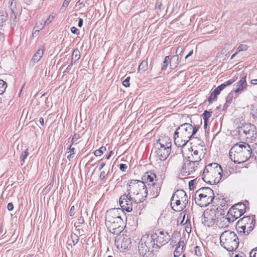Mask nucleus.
Returning <instances> with one entry per match:
<instances>
[{
    "label": "nucleus",
    "instance_id": "1",
    "mask_svg": "<svg viewBox=\"0 0 257 257\" xmlns=\"http://www.w3.org/2000/svg\"><path fill=\"white\" fill-rule=\"evenodd\" d=\"M199 123L195 124L191 120L190 123H184L179 126L174 135V143L178 147L185 146L190 140H196L194 136L196 134L202 123V119L198 117Z\"/></svg>",
    "mask_w": 257,
    "mask_h": 257
},
{
    "label": "nucleus",
    "instance_id": "2",
    "mask_svg": "<svg viewBox=\"0 0 257 257\" xmlns=\"http://www.w3.org/2000/svg\"><path fill=\"white\" fill-rule=\"evenodd\" d=\"M119 208H113L105 213V223L108 231L114 234H118L123 229L124 222L119 212Z\"/></svg>",
    "mask_w": 257,
    "mask_h": 257
},
{
    "label": "nucleus",
    "instance_id": "3",
    "mask_svg": "<svg viewBox=\"0 0 257 257\" xmlns=\"http://www.w3.org/2000/svg\"><path fill=\"white\" fill-rule=\"evenodd\" d=\"M251 152V149L248 144L239 142L231 148L229 157L234 163L239 164L246 162L250 157Z\"/></svg>",
    "mask_w": 257,
    "mask_h": 257
},
{
    "label": "nucleus",
    "instance_id": "4",
    "mask_svg": "<svg viewBox=\"0 0 257 257\" xmlns=\"http://www.w3.org/2000/svg\"><path fill=\"white\" fill-rule=\"evenodd\" d=\"M127 191L129 195L135 200V202H142L146 198L148 191L144 182L138 180H132L127 185Z\"/></svg>",
    "mask_w": 257,
    "mask_h": 257
},
{
    "label": "nucleus",
    "instance_id": "5",
    "mask_svg": "<svg viewBox=\"0 0 257 257\" xmlns=\"http://www.w3.org/2000/svg\"><path fill=\"white\" fill-rule=\"evenodd\" d=\"M222 172V170L220 165L216 163H210L206 165L204 169L202 179L206 183L210 184H217L221 179Z\"/></svg>",
    "mask_w": 257,
    "mask_h": 257
},
{
    "label": "nucleus",
    "instance_id": "6",
    "mask_svg": "<svg viewBox=\"0 0 257 257\" xmlns=\"http://www.w3.org/2000/svg\"><path fill=\"white\" fill-rule=\"evenodd\" d=\"M224 209L219 206H213L206 209L202 216V223L206 226L212 227L217 223L219 216L224 215Z\"/></svg>",
    "mask_w": 257,
    "mask_h": 257
},
{
    "label": "nucleus",
    "instance_id": "7",
    "mask_svg": "<svg viewBox=\"0 0 257 257\" xmlns=\"http://www.w3.org/2000/svg\"><path fill=\"white\" fill-rule=\"evenodd\" d=\"M194 196L196 204L201 207H204L212 202L214 194L210 188L202 187L195 192Z\"/></svg>",
    "mask_w": 257,
    "mask_h": 257
},
{
    "label": "nucleus",
    "instance_id": "8",
    "mask_svg": "<svg viewBox=\"0 0 257 257\" xmlns=\"http://www.w3.org/2000/svg\"><path fill=\"white\" fill-rule=\"evenodd\" d=\"M221 245L228 251L235 250L238 246L239 241L236 233L230 230H226L220 236Z\"/></svg>",
    "mask_w": 257,
    "mask_h": 257
},
{
    "label": "nucleus",
    "instance_id": "9",
    "mask_svg": "<svg viewBox=\"0 0 257 257\" xmlns=\"http://www.w3.org/2000/svg\"><path fill=\"white\" fill-rule=\"evenodd\" d=\"M237 132L240 140L251 142L254 140L257 136L256 127L251 123H245L237 128Z\"/></svg>",
    "mask_w": 257,
    "mask_h": 257
},
{
    "label": "nucleus",
    "instance_id": "10",
    "mask_svg": "<svg viewBox=\"0 0 257 257\" xmlns=\"http://www.w3.org/2000/svg\"><path fill=\"white\" fill-rule=\"evenodd\" d=\"M144 178L148 183L150 195L152 197H157L160 193L162 182L158 181L156 175L152 172H147Z\"/></svg>",
    "mask_w": 257,
    "mask_h": 257
},
{
    "label": "nucleus",
    "instance_id": "11",
    "mask_svg": "<svg viewBox=\"0 0 257 257\" xmlns=\"http://www.w3.org/2000/svg\"><path fill=\"white\" fill-rule=\"evenodd\" d=\"M157 249L153 234L143 235L139 242V251L140 253L146 254Z\"/></svg>",
    "mask_w": 257,
    "mask_h": 257
},
{
    "label": "nucleus",
    "instance_id": "12",
    "mask_svg": "<svg viewBox=\"0 0 257 257\" xmlns=\"http://www.w3.org/2000/svg\"><path fill=\"white\" fill-rule=\"evenodd\" d=\"M119 205L121 208L120 210L122 212L125 210L127 212H130L133 210V208L136 204L141 202H135V200L132 196L128 194H124L121 195L119 199Z\"/></svg>",
    "mask_w": 257,
    "mask_h": 257
},
{
    "label": "nucleus",
    "instance_id": "13",
    "mask_svg": "<svg viewBox=\"0 0 257 257\" xmlns=\"http://www.w3.org/2000/svg\"><path fill=\"white\" fill-rule=\"evenodd\" d=\"M152 234L157 249L167 243L170 239V235L169 233L163 230H156Z\"/></svg>",
    "mask_w": 257,
    "mask_h": 257
},
{
    "label": "nucleus",
    "instance_id": "14",
    "mask_svg": "<svg viewBox=\"0 0 257 257\" xmlns=\"http://www.w3.org/2000/svg\"><path fill=\"white\" fill-rule=\"evenodd\" d=\"M155 146V150H152L150 157L154 158L157 161H164L167 159L170 154L171 149Z\"/></svg>",
    "mask_w": 257,
    "mask_h": 257
},
{
    "label": "nucleus",
    "instance_id": "15",
    "mask_svg": "<svg viewBox=\"0 0 257 257\" xmlns=\"http://www.w3.org/2000/svg\"><path fill=\"white\" fill-rule=\"evenodd\" d=\"M198 164L194 163L187 158L183 160L181 169V173L184 176H188L193 174L197 168Z\"/></svg>",
    "mask_w": 257,
    "mask_h": 257
},
{
    "label": "nucleus",
    "instance_id": "16",
    "mask_svg": "<svg viewBox=\"0 0 257 257\" xmlns=\"http://www.w3.org/2000/svg\"><path fill=\"white\" fill-rule=\"evenodd\" d=\"M205 151L206 149H203L199 150L192 149L191 155L188 156L186 158L198 164V163L204 157L206 154Z\"/></svg>",
    "mask_w": 257,
    "mask_h": 257
},
{
    "label": "nucleus",
    "instance_id": "17",
    "mask_svg": "<svg viewBox=\"0 0 257 257\" xmlns=\"http://www.w3.org/2000/svg\"><path fill=\"white\" fill-rule=\"evenodd\" d=\"M11 14L10 16V23L12 27H15L17 22V10L16 9V2L13 0L11 4Z\"/></svg>",
    "mask_w": 257,
    "mask_h": 257
},
{
    "label": "nucleus",
    "instance_id": "18",
    "mask_svg": "<svg viewBox=\"0 0 257 257\" xmlns=\"http://www.w3.org/2000/svg\"><path fill=\"white\" fill-rule=\"evenodd\" d=\"M175 198L180 200L184 206H186L188 203V198L186 192L183 190H177L173 194Z\"/></svg>",
    "mask_w": 257,
    "mask_h": 257
},
{
    "label": "nucleus",
    "instance_id": "19",
    "mask_svg": "<svg viewBox=\"0 0 257 257\" xmlns=\"http://www.w3.org/2000/svg\"><path fill=\"white\" fill-rule=\"evenodd\" d=\"M171 141L168 137H164L160 138L156 144L155 146L167 148L168 147L169 149H171Z\"/></svg>",
    "mask_w": 257,
    "mask_h": 257
},
{
    "label": "nucleus",
    "instance_id": "20",
    "mask_svg": "<svg viewBox=\"0 0 257 257\" xmlns=\"http://www.w3.org/2000/svg\"><path fill=\"white\" fill-rule=\"evenodd\" d=\"M254 221H255L253 217L244 216L238 221L236 225L237 229H239L242 226L249 225Z\"/></svg>",
    "mask_w": 257,
    "mask_h": 257
},
{
    "label": "nucleus",
    "instance_id": "21",
    "mask_svg": "<svg viewBox=\"0 0 257 257\" xmlns=\"http://www.w3.org/2000/svg\"><path fill=\"white\" fill-rule=\"evenodd\" d=\"M246 76L242 77L240 80L237 83V88L234 90L235 93H240L245 89L247 87V83L246 80Z\"/></svg>",
    "mask_w": 257,
    "mask_h": 257
},
{
    "label": "nucleus",
    "instance_id": "22",
    "mask_svg": "<svg viewBox=\"0 0 257 257\" xmlns=\"http://www.w3.org/2000/svg\"><path fill=\"white\" fill-rule=\"evenodd\" d=\"M171 205L172 208L174 210L178 212L182 211L186 207L182 205V203L180 201V200L176 199V198H175L173 195L171 198Z\"/></svg>",
    "mask_w": 257,
    "mask_h": 257
},
{
    "label": "nucleus",
    "instance_id": "23",
    "mask_svg": "<svg viewBox=\"0 0 257 257\" xmlns=\"http://www.w3.org/2000/svg\"><path fill=\"white\" fill-rule=\"evenodd\" d=\"M44 53V50L42 49H39L33 56L31 61L30 65L34 66L38 62L42 57Z\"/></svg>",
    "mask_w": 257,
    "mask_h": 257
},
{
    "label": "nucleus",
    "instance_id": "24",
    "mask_svg": "<svg viewBox=\"0 0 257 257\" xmlns=\"http://www.w3.org/2000/svg\"><path fill=\"white\" fill-rule=\"evenodd\" d=\"M255 224V221L251 222L250 224L243 225L240 227L238 231L240 232H243L244 235H248L253 229Z\"/></svg>",
    "mask_w": 257,
    "mask_h": 257
},
{
    "label": "nucleus",
    "instance_id": "25",
    "mask_svg": "<svg viewBox=\"0 0 257 257\" xmlns=\"http://www.w3.org/2000/svg\"><path fill=\"white\" fill-rule=\"evenodd\" d=\"M185 243L184 241H179L177 245L175 250L174 252V257L180 256L183 252V249Z\"/></svg>",
    "mask_w": 257,
    "mask_h": 257
},
{
    "label": "nucleus",
    "instance_id": "26",
    "mask_svg": "<svg viewBox=\"0 0 257 257\" xmlns=\"http://www.w3.org/2000/svg\"><path fill=\"white\" fill-rule=\"evenodd\" d=\"M239 216H236V215L235 214H231L230 213V212L228 211V213L227 214V216L226 217H224V216L222 217V221L224 222L225 220H226L228 224H226L225 226H227L228 225V224L230 222H233L234 221H235L236 219L238 218Z\"/></svg>",
    "mask_w": 257,
    "mask_h": 257
},
{
    "label": "nucleus",
    "instance_id": "27",
    "mask_svg": "<svg viewBox=\"0 0 257 257\" xmlns=\"http://www.w3.org/2000/svg\"><path fill=\"white\" fill-rule=\"evenodd\" d=\"M179 64L178 55L176 54L172 56L170 59V67L171 69H175Z\"/></svg>",
    "mask_w": 257,
    "mask_h": 257
},
{
    "label": "nucleus",
    "instance_id": "28",
    "mask_svg": "<svg viewBox=\"0 0 257 257\" xmlns=\"http://www.w3.org/2000/svg\"><path fill=\"white\" fill-rule=\"evenodd\" d=\"M233 208H235L237 211H239L241 213L244 214L246 210V205L244 203L240 202L235 204L232 206Z\"/></svg>",
    "mask_w": 257,
    "mask_h": 257
},
{
    "label": "nucleus",
    "instance_id": "29",
    "mask_svg": "<svg viewBox=\"0 0 257 257\" xmlns=\"http://www.w3.org/2000/svg\"><path fill=\"white\" fill-rule=\"evenodd\" d=\"M120 246L123 249H127L131 246V241L130 238L123 237L121 241Z\"/></svg>",
    "mask_w": 257,
    "mask_h": 257
},
{
    "label": "nucleus",
    "instance_id": "30",
    "mask_svg": "<svg viewBox=\"0 0 257 257\" xmlns=\"http://www.w3.org/2000/svg\"><path fill=\"white\" fill-rule=\"evenodd\" d=\"M220 92L216 88L211 93L209 97L208 98V102L211 103L217 100V96Z\"/></svg>",
    "mask_w": 257,
    "mask_h": 257
},
{
    "label": "nucleus",
    "instance_id": "31",
    "mask_svg": "<svg viewBox=\"0 0 257 257\" xmlns=\"http://www.w3.org/2000/svg\"><path fill=\"white\" fill-rule=\"evenodd\" d=\"M80 58V53L78 49H75L73 50L72 55V62L75 63Z\"/></svg>",
    "mask_w": 257,
    "mask_h": 257
},
{
    "label": "nucleus",
    "instance_id": "32",
    "mask_svg": "<svg viewBox=\"0 0 257 257\" xmlns=\"http://www.w3.org/2000/svg\"><path fill=\"white\" fill-rule=\"evenodd\" d=\"M148 68V62L146 60L142 61L138 67V72H143L147 70Z\"/></svg>",
    "mask_w": 257,
    "mask_h": 257
},
{
    "label": "nucleus",
    "instance_id": "33",
    "mask_svg": "<svg viewBox=\"0 0 257 257\" xmlns=\"http://www.w3.org/2000/svg\"><path fill=\"white\" fill-rule=\"evenodd\" d=\"M8 19V15L4 12L0 13V27L3 26Z\"/></svg>",
    "mask_w": 257,
    "mask_h": 257
},
{
    "label": "nucleus",
    "instance_id": "34",
    "mask_svg": "<svg viewBox=\"0 0 257 257\" xmlns=\"http://www.w3.org/2000/svg\"><path fill=\"white\" fill-rule=\"evenodd\" d=\"M79 239V236L77 234L72 233L70 235V238H69V242H72L73 245H75L78 242Z\"/></svg>",
    "mask_w": 257,
    "mask_h": 257
},
{
    "label": "nucleus",
    "instance_id": "35",
    "mask_svg": "<svg viewBox=\"0 0 257 257\" xmlns=\"http://www.w3.org/2000/svg\"><path fill=\"white\" fill-rule=\"evenodd\" d=\"M192 141H193L194 143L197 142L198 146H196L199 149L201 150V149H206L205 148V144L203 141L200 140L198 138H197L196 140H192Z\"/></svg>",
    "mask_w": 257,
    "mask_h": 257
},
{
    "label": "nucleus",
    "instance_id": "36",
    "mask_svg": "<svg viewBox=\"0 0 257 257\" xmlns=\"http://www.w3.org/2000/svg\"><path fill=\"white\" fill-rule=\"evenodd\" d=\"M7 87V83L4 80L0 79V94L4 93Z\"/></svg>",
    "mask_w": 257,
    "mask_h": 257
},
{
    "label": "nucleus",
    "instance_id": "37",
    "mask_svg": "<svg viewBox=\"0 0 257 257\" xmlns=\"http://www.w3.org/2000/svg\"><path fill=\"white\" fill-rule=\"evenodd\" d=\"M169 60H170L169 56H167L165 57L164 60L163 61V62L162 63V70H165L166 69L167 67L168 64V62Z\"/></svg>",
    "mask_w": 257,
    "mask_h": 257
},
{
    "label": "nucleus",
    "instance_id": "38",
    "mask_svg": "<svg viewBox=\"0 0 257 257\" xmlns=\"http://www.w3.org/2000/svg\"><path fill=\"white\" fill-rule=\"evenodd\" d=\"M228 211L230 212V213H231V215L235 214V215H236V216L240 217L241 215H243V214L241 213L239 211H237L236 210V209L233 208L232 207H231Z\"/></svg>",
    "mask_w": 257,
    "mask_h": 257
},
{
    "label": "nucleus",
    "instance_id": "39",
    "mask_svg": "<svg viewBox=\"0 0 257 257\" xmlns=\"http://www.w3.org/2000/svg\"><path fill=\"white\" fill-rule=\"evenodd\" d=\"M248 46L245 44H240L237 47L236 51L237 53H239L241 51H245L247 50Z\"/></svg>",
    "mask_w": 257,
    "mask_h": 257
},
{
    "label": "nucleus",
    "instance_id": "40",
    "mask_svg": "<svg viewBox=\"0 0 257 257\" xmlns=\"http://www.w3.org/2000/svg\"><path fill=\"white\" fill-rule=\"evenodd\" d=\"M28 155V149H26L20 157L21 162L22 163V164L24 163L25 160L27 158Z\"/></svg>",
    "mask_w": 257,
    "mask_h": 257
},
{
    "label": "nucleus",
    "instance_id": "41",
    "mask_svg": "<svg viewBox=\"0 0 257 257\" xmlns=\"http://www.w3.org/2000/svg\"><path fill=\"white\" fill-rule=\"evenodd\" d=\"M203 117L204 121H208V118L211 116V112H209L207 110L204 111L203 113L202 114Z\"/></svg>",
    "mask_w": 257,
    "mask_h": 257
},
{
    "label": "nucleus",
    "instance_id": "42",
    "mask_svg": "<svg viewBox=\"0 0 257 257\" xmlns=\"http://www.w3.org/2000/svg\"><path fill=\"white\" fill-rule=\"evenodd\" d=\"M194 251H195V254L197 256H201V255H202V250H201V247L200 246H196L195 247Z\"/></svg>",
    "mask_w": 257,
    "mask_h": 257
},
{
    "label": "nucleus",
    "instance_id": "43",
    "mask_svg": "<svg viewBox=\"0 0 257 257\" xmlns=\"http://www.w3.org/2000/svg\"><path fill=\"white\" fill-rule=\"evenodd\" d=\"M54 16L50 15L45 21L44 25L47 26L50 24L54 20Z\"/></svg>",
    "mask_w": 257,
    "mask_h": 257
},
{
    "label": "nucleus",
    "instance_id": "44",
    "mask_svg": "<svg viewBox=\"0 0 257 257\" xmlns=\"http://www.w3.org/2000/svg\"><path fill=\"white\" fill-rule=\"evenodd\" d=\"M236 78H237L233 77L223 83V84L225 85V86L226 87V86H229L231 85L232 83H233L236 80Z\"/></svg>",
    "mask_w": 257,
    "mask_h": 257
},
{
    "label": "nucleus",
    "instance_id": "45",
    "mask_svg": "<svg viewBox=\"0 0 257 257\" xmlns=\"http://www.w3.org/2000/svg\"><path fill=\"white\" fill-rule=\"evenodd\" d=\"M250 257H257V247L253 248L249 252Z\"/></svg>",
    "mask_w": 257,
    "mask_h": 257
},
{
    "label": "nucleus",
    "instance_id": "46",
    "mask_svg": "<svg viewBox=\"0 0 257 257\" xmlns=\"http://www.w3.org/2000/svg\"><path fill=\"white\" fill-rule=\"evenodd\" d=\"M130 77H127L126 78H125V79H124L123 81L122 84L124 87H127L130 86Z\"/></svg>",
    "mask_w": 257,
    "mask_h": 257
},
{
    "label": "nucleus",
    "instance_id": "47",
    "mask_svg": "<svg viewBox=\"0 0 257 257\" xmlns=\"http://www.w3.org/2000/svg\"><path fill=\"white\" fill-rule=\"evenodd\" d=\"M231 257H246L244 253L241 252L239 253L233 252Z\"/></svg>",
    "mask_w": 257,
    "mask_h": 257
},
{
    "label": "nucleus",
    "instance_id": "48",
    "mask_svg": "<svg viewBox=\"0 0 257 257\" xmlns=\"http://www.w3.org/2000/svg\"><path fill=\"white\" fill-rule=\"evenodd\" d=\"M79 138V135L77 134H74L72 138L71 141V145H73L75 142H76L77 140H78Z\"/></svg>",
    "mask_w": 257,
    "mask_h": 257
},
{
    "label": "nucleus",
    "instance_id": "49",
    "mask_svg": "<svg viewBox=\"0 0 257 257\" xmlns=\"http://www.w3.org/2000/svg\"><path fill=\"white\" fill-rule=\"evenodd\" d=\"M44 26L45 25H44L42 23H40V24L37 23L34 27V29H39L40 31V30H42Z\"/></svg>",
    "mask_w": 257,
    "mask_h": 257
},
{
    "label": "nucleus",
    "instance_id": "50",
    "mask_svg": "<svg viewBox=\"0 0 257 257\" xmlns=\"http://www.w3.org/2000/svg\"><path fill=\"white\" fill-rule=\"evenodd\" d=\"M102 153L101 152V150H100V149H98V150H95L94 152V155L96 156V157H99V156H100L102 155Z\"/></svg>",
    "mask_w": 257,
    "mask_h": 257
},
{
    "label": "nucleus",
    "instance_id": "51",
    "mask_svg": "<svg viewBox=\"0 0 257 257\" xmlns=\"http://www.w3.org/2000/svg\"><path fill=\"white\" fill-rule=\"evenodd\" d=\"M127 166L126 165L124 164H119V169L122 172H125L127 169Z\"/></svg>",
    "mask_w": 257,
    "mask_h": 257
},
{
    "label": "nucleus",
    "instance_id": "52",
    "mask_svg": "<svg viewBox=\"0 0 257 257\" xmlns=\"http://www.w3.org/2000/svg\"><path fill=\"white\" fill-rule=\"evenodd\" d=\"M186 226H185V230L187 232L190 233L191 231V227L190 226V225L189 223H185Z\"/></svg>",
    "mask_w": 257,
    "mask_h": 257
},
{
    "label": "nucleus",
    "instance_id": "53",
    "mask_svg": "<svg viewBox=\"0 0 257 257\" xmlns=\"http://www.w3.org/2000/svg\"><path fill=\"white\" fill-rule=\"evenodd\" d=\"M225 88V85L223 83L221 84L219 86H218L216 89L218 90V91L220 92V91Z\"/></svg>",
    "mask_w": 257,
    "mask_h": 257
},
{
    "label": "nucleus",
    "instance_id": "54",
    "mask_svg": "<svg viewBox=\"0 0 257 257\" xmlns=\"http://www.w3.org/2000/svg\"><path fill=\"white\" fill-rule=\"evenodd\" d=\"M71 32L72 33L74 34H78V30L75 27H72L71 28Z\"/></svg>",
    "mask_w": 257,
    "mask_h": 257
},
{
    "label": "nucleus",
    "instance_id": "55",
    "mask_svg": "<svg viewBox=\"0 0 257 257\" xmlns=\"http://www.w3.org/2000/svg\"><path fill=\"white\" fill-rule=\"evenodd\" d=\"M74 210H75L74 206H71L70 210V212H69L70 216H73L75 214Z\"/></svg>",
    "mask_w": 257,
    "mask_h": 257
},
{
    "label": "nucleus",
    "instance_id": "56",
    "mask_svg": "<svg viewBox=\"0 0 257 257\" xmlns=\"http://www.w3.org/2000/svg\"><path fill=\"white\" fill-rule=\"evenodd\" d=\"M67 150L69 151V152H70L71 153H74L75 154V149L73 147H72V145H70L68 148Z\"/></svg>",
    "mask_w": 257,
    "mask_h": 257
},
{
    "label": "nucleus",
    "instance_id": "57",
    "mask_svg": "<svg viewBox=\"0 0 257 257\" xmlns=\"http://www.w3.org/2000/svg\"><path fill=\"white\" fill-rule=\"evenodd\" d=\"M7 208L9 211H12L14 208V205L12 203H9L7 205Z\"/></svg>",
    "mask_w": 257,
    "mask_h": 257
},
{
    "label": "nucleus",
    "instance_id": "58",
    "mask_svg": "<svg viewBox=\"0 0 257 257\" xmlns=\"http://www.w3.org/2000/svg\"><path fill=\"white\" fill-rule=\"evenodd\" d=\"M105 176V172L104 171L101 172L99 175V179L101 180H103Z\"/></svg>",
    "mask_w": 257,
    "mask_h": 257
},
{
    "label": "nucleus",
    "instance_id": "59",
    "mask_svg": "<svg viewBox=\"0 0 257 257\" xmlns=\"http://www.w3.org/2000/svg\"><path fill=\"white\" fill-rule=\"evenodd\" d=\"M70 1L71 0H64L62 7H67L69 5Z\"/></svg>",
    "mask_w": 257,
    "mask_h": 257
},
{
    "label": "nucleus",
    "instance_id": "60",
    "mask_svg": "<svg viewBox=\"0 0 257 257\" xmlns=\"http://www.w3.org/2000/svg\"><path fill=\"white\" fill-rule=\"evenodd\" d=\"M74 153H71L70 155H68L67 158L68 159L69 161H71L74 158Z\"/></svg>",
    "mask_w": 257,
    "mask_h": 257
},
{
    "label": "nucleus",
    "instance_id": "61",
    "mask_svg": "<svg viewBox=\"0 0 257 257\" xmlns=\"http://www.w3.org/2000/svg\"><path fill=\"white\" fill-rule=\"evenodd\" d=\"M75 63H74V61L72 62V59H71V63L68 66V67L66 68V69L65 71H64V73L66 71H67L69 69H71V66L74 64Z\"/></svg>",
    "mask_w": 257,
    "mask_h": 257
},
{
    "label": "nucleus",
    "instance_id": "62",
    "mask_svg": "<svg viewBox=\"0 0 257 257\" xmlns=\"http://www.w3.org/2000/svg\"><path fill=\"white\" fill-rule=\"evenodd\" d=\"M193 185H194V180H191V181H189V187L190 188V189H193Z\"/></svg>",
    "mask_w": 257,
    "mask_h": 257
},
{
    "label": "nucleus",
    "instance_id": "63",
    "mask_svg": "<svg viewBox=\"0 0 257 257\" xmlns=\"http://www.w3.org/2000/svg\"><path fill=\"white\" fill-rule=\"evenodd\" d=\"M183 51V49L181 47H178L177 50H176V53H177V54H178V53H179L180 54L181 53H182Z\"/></svg>",
    "mask_w": 257,
    "mask_h": 257
},
{
    "label": "nucleus",
    "instance_id": "64",
    "mask_svg": "<svg viewBox=\"0 0 257 257\" xmlns=\"http://www.w3.org/2000/svg\"><path fill=\"white\" fill-rule=\"evenodd\" d=\"M82 25H83V20L81 18H79L78 26L80 28L82 27Z\"/></svg>",
    "mask_w": 257,
    "mask_h": 257
}]
</instances>
